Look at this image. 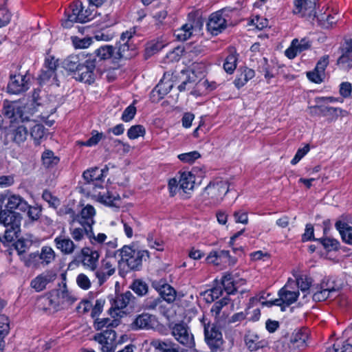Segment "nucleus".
<instances>
[{
	"mask_svg": "<svg viewBox=\"0 0 352 352\" xmlns=\"http://www.w3.org/2000/svg\"><path fill=\"white\" fill-rule=\"evenodd\" d=\"M24 107L19 102L5 101L2 113L10 120L7 128L6 135L11 141L16 144L23 143L28 138L31 120L24 112Z\"/></svg>",
	"mask_w": 352,
	"mask_h": 352,
	"instance_id": "obj_1",
	"label": "nucleus"
},
{
	"mask_svg": "<svg viewBox=\"0 0 352 352\" xmlns=\"http://www.w3.org/2000/svg\"><path fill=\"white\" fill-rule=\"evenodd\" d=\"M107 171V168L100 169L98 167H94L85 170L82 177L89 185V188H92L93 196L99 202L108 206L119 208L121 205L120 195L103 188L104 173Z\"/></svg>",
	"mask_w": 352,
	"mask_h": 352,
	"instance_id": "obj_2",
	"label": "nucleus"
},
{
	"mask_svg": "<svg viewBox=\"0 0 352 352\" xmlns=\"http://www.w3.org/2000/svg\"><path fill=\"white\" fill-rule=\"evenodd\" d=\"M22 217L18 212L0 207V224L6 228L3 238L7 242H11L18 238L21 231Z\"/></svg>",
	"mask_w": 352,
	"mask_h": 352,
	"instance_id": "obj_3",
	"label": "nucleus"
},
{
	"mask_svg": "<svg viewBox=\"0 0 352 352\" xmlns=\"http://www.w3.org/2000/svg\"><path fill=\"white\" fill-rule=\"evenodd\" d=\"M117 252H120V261L126 263L131 270H140L142 261L149 258L148 251L136 250L128 245L123 246Z\"/></svg>",
	"mask_w": 352,
	"mask_h": 352,
	"instance_id": "obj_4",
	"label": "nucleus"
},
{
	"mask_svg": "<svg viewBox=\"0 0 352 352\" xmlns=\"http://www.w3.org/2000/svg\"><path fill=\"white\" fill-rule=\"evenodd\" d=\"M135 33V28L122 33L119 46L118 47H116L115 54L117 61L122 58L129 59L136 54V47L133 43V38Z\"/></svg>",
	"mask_w": 352,
	"mask_h": 352,
	"instance_id": "obj_5",
	"label": "nucleus"
},
{
	"mask_svg": "<svg viewBox=\"0 0 352 352\" xmlns=\"http://www.w3.org/2000/svg\"><path fill=\"white\" fill-rule=\"evenodd\" d=\"M229 191V184L226 180L217 179L210 182L205 188L204 195L211 199L214 204H219Z\"/></svg>",
	"mask_w": 352,
	"mask_h": 352,
	"instance_id": "obj_6",
	"label": "nucleus"
},
{
	"mask_svg": "<svg viewBox=\"0 0 352 352\" xmlns=\"http://www.w3.org/2000/svg\"><path fill=\"white\" fill-rule=\"evenodd\" d=\"M204 328L205 340L212 350L219 349L223 344L222 334L214 324H210L204 316L200 320Z\"/></svg>",
	"mask_w": 352,
	"mask_h": 352,
	"instance_id": "obj_7",
	"label": "nucleus"
},
{
	"mask_svg": "<svg viewBox=\"0 0 352 352\" xmlns=\"http://www.w3.org/2000/svg\"><path fill=\"white\" fill-rule=\"evenodd\" d=\"M292 283H294V281L289 280L287 284L279 290L278 298L273 301H267L263 302V304L267 306H282L284 305L288 307L295 302L298 299L299 293L298 292L292 290Z\"/></svg>",
	"mask_w": 352,
	"mask_h": 352,
	"instance_id": "obj_8",
	"label": "nucleus"
},
{
	"mask_svg": "<svg viewBox=\"0 0 352 352\" xmlns=\"http://www.w3.org/2000/svg\"><path fill=\"white\" fill-rule=\"evenodd\" d=\"M100 256L98 250L89 246H85L81 248L77 258L85 269L92 272L96 270Z\"/></svg>",
	"mask_w": 352,
	"mask_h": 352,
	"instance_id": "obj_9",
	"label": "nucleus"
},
{
	"mask_svg": "<svg viewBox=\"0 0 352 352\" xmlns=\"http://www.w3.org/2000/svg\"><path fill=\"white\" fill-rule=\"evenodd\" d=\"M135 298L131 292H126L124 294L118 295L113 300L109 313L113 318H121L124 312L122 309L126 308L128 305L133 307L135 303Z\"/></svg>",
	"mask_w": 352,
	"mask_h": 352,
	"instance_id": "obj_10",
	"label": "nucleus"
},
{
	"mask_svg": "<svg viewBox=\"0 0 352 352\" xmlns=\"http://www.w3.org/2000/svg\"><path fill=\"white\" fill-rule=\"evenodd\" d=\"M171 334L182 345L192 348L195 345L192 334L190 332L188 326L184 322L173 324L170 327Z\"/></svg>",
	"mask_w": 352,
	"mask_h": 352,
	"instance_id": "obj_11",
	"label": "nucleus"
},
{
	"mask_svg": "<svg viewBox=\"0 0 352 352\" xmlns=\"http://www.w3.org/2000/svg\"><path fill=\"white\" fill-rule=\"evenodd\" d=\"M96 68V59L89 58L84 63H82L76 72L74 78L89 84L92 83L95 79L94 70Z\"/></svg>",
	"mask_w": 352,
	"mask_h": 352,
	"instance_id": "obj_12",
	"label": "nucleus"
},
{
	"mask_svg": "<svg viewBox=\"0 0 352 352\" xmlns=\"http://www.w3.org/2000/svg\"><path fill=\"white\" fill-rule=\"evenodd\" d=\"M294 12L299 14L302 17H305L309 21L316 18V0H296Z\"/></svg>",
	"mask_w": 352,
	"mask_h": 352,
	"instance_id": "obj_13",
	"label": "nucleus"
},
{
	"mask_svg": "<svg viewBox=\"0 0 352 352\" xmlns=\"http://www.w3.org/2000/svg\"><path fill=\"white\" fill-rule=\"evenodd\" d=\"M57 294L56 291L52 290L45 296L38 298L36 301L37 308L45 311L58 310L60 307V302Z\"/></svg>",
	"mask_w": 352,
	"mask_h": 352,
	"instance_id": "obj_14",
	"label": "nucleus"
},
{
	"mask_svg": "<svg viewBox=\"0 0 352 352\" xmlns=\"http://www.w3.org/2000/svg\"><path fill=\"white\" fill-rule=\"evenodd\" d=\"M56 248L63 255H72L78 249L77 243L65 234H60L54 239Z\"/></svg>",
	"mask_w": 352,
	"mask_h": 352,
	"instance_id": "obj_15",
	"label": "nucleus"
},
{
	"mask_svg": "<svg viewBox=\"0 0 352 352\" xmlns=\"http://www.w3.org/2000/svg\"><path fill=\"white\" fill-rule=\"evenodd\" d=\"M30 78L26 75H10V79L8 85V92L13 94H19L29 89Z\"/></svg>",
	"mask_w": 352,
	"mask_h": 352,
	"instance_id": "obj_16",
	"label": "nucleus"
},
{
	"mask_svg": "<svg viewBox=\"0 0 352 352\" xmlns=\"http://www.w3.org/2000/svg\"><path fill=\"white\" fill-rule=\"evenodd\" d=\"M207 30L212 35H218L227 27V21L221 11L212 13L207 23Z\"/></svg>",
	"mask_w": 352,
	"mask_h": 352,
	"instance_id": "obj_17",
	"label": "nucleus"
},
{
	"mask_svg": "<svg viewBox=\"0 0 352 352\" xmlns=\"http://www.w3.org/2000/svg\"><path fill=\"white\" fill-rule=\"evenodd\" d=\"M56 278V274L52 271H45L36 276L30 282V287L36 292L43 291L47 285L53 283Z\"/></svg>",
	"mask_w": 352,
	"mask_h": 352,
	"instance_id": "obj_18",
	"label": "nucleus"
},
{
	"mask_svg": "<svg viewBox=\"0 0 352 352\" xmlns=\"http://www.w3.org/2000/svg\"><path fill=\"white\" fill-rule=\"evenodd\" d=\"M57 60L54 57L46 58L44 67L39 75V80L41 83H45L50 80L56 82V70L57 68Z\"/></svg>",
	"mask_w": 352,
	"mask_h": 352,
	"instance_id": "obj_19",
	"label": "nucleus"
},
{
	"mask_svg": "<svg viewBox=\"0 0 352 352\" xmlns=\"http://www.w3.org/2000/svg\"><path fill=\"white\" fill-rule=\"evenodd\" d=\"M99 286L102 285L116 272V268L110 261L102 260L100 267L94 270Z\"/></svg>",
	"mask_w": 352,
	"mask_h": 352,
	"instance_id": "obj_20",
	"label": "nucleus"
},
{
	"mask_svg": "<svg viewBox=\"0 0 352 352\" xmlns=\"http://www.w3.org/2000/svg\"><path fill=\"white\" fill-rule=\"evenodd\" d=\"M309 330L307 329H298L294 331L289 338V343L292 350L301 351L306 348L307 340L309 338Z\"/></svg>",
	"mask_w": 352,
	"mask_h": 352,
	"instance_id": "obj_21",
	"label": "nucleus"
},
{
	"mask_svg": "<svg viewBox=\"0 0 352 352\" xmlns=\"http://www.w3.org/2000/svg\"><path fill=\"white\" fill-rule=\"evenodd\" d=\"M4 200L6 201V210H19L25 212L28 208V202L20 195L14 194H7L4 196Z\"/></svg>",
	"mask_w": 352,
	"mask_h": 352,
	"instance_id": "obj_22",
	"label": "nucleus"
},
{
	"mask_svg": "<svg viewBox=\"0 0 352 352\" xmlns=\"http://www.w3.org/2000/svg\"><path fill=\"white\" fill-rule=\"evenodd\" d=\"M156 323L157 320L154 316L143 313L135 318L131 326L133 329H153Z\"/></svg>",
	"mask_w": 352,
	"mask_h": 352,
	"instance_id": "obj_23",
	"label": "nucleus"
},
{
	"mask_svg": "<svg viewBox=\"0 0 352 352\" xmlns=\"http://www.w3.org/2000/svg\"><path fill=\"white\" fill-rule=\"evenodd\" d=\"M150 345L155 352H179L178 344L169 339H153Z\"/></svg>",
	"mask_w": 352,
	"mask_h": 352,
	"instance_id": "obj_24",
	"label": "nucleus"
},
{
	"mask_svg": "<svg viewBox=\"0 0 352 352\" xmlns=\"http://www.w3.org/2000/svg\"><path fill=\"white\" fill-rule=\"evenodd\" d=\"M95 214L96 211L94 208L91 205H87L82 209L80 215L76 217V221L80 225L91 228L95 223L94 219Z\"/></svg>",
	"mask_w": 352,
	"mask_h": 352,
	"instance_id": "obj_25",
	"label": "nucleus"
},
{
	"mask_svg": "<svg viewBox=\"0 0 352 352\" xmlns=\"http://www.w3.org/2000/svg\"><path fill=\"white\" fill-rule=\"evenodd\" d=\"M198 24L199 21L196 22V25L192 23H186L180 28L175 30L174 35L177 38V40L185 41L192 36L194 31H196L197 29H200V27L198 25Z\"/></svg>",
	"mask_w": 352,
	"mask_h": 352,
	"instance_id": "obj_26",
	"label": "nucleus"
},
{
	"mask_svg": "<svg viewBox=\"0 0 352 352\" xmlns=\"http://www.w3.org/2000/svg\"><path fill=\"white\" fill-rule=\"evenodd\" d=\"M178 180L179 189H182L185 193H189L193 190L195 178L191 172L181 173Z\"/></svg>",
	"mask_w": 352,
	"mask_h": 352,
	"instance_id": "obj_27",
	"label": "nucleus"
},
{
	"mask_svg": "<svg viewBox=\"0 0 352 352\" xmlns=\"http://www.w3.org/2000/svg\"><path fill=\"white\" fill-rule=\"evenodd\" d=\"M80 6L81 2L80 1H76L71 5L69 10L66 12L67 19L62 23L64 28H69L74 23H76Z\"/></svg>",
	"mask_w": 352,
	"mask_h": 352,
	"instance_id": "obj_28",
	"label": "nucleus"
},
{
	"mask_svg": "<svg viewBox=\"0 0 352 352\" xmlns=\"http://www.w3.org/2000/svg\"><path fill=\"white\" fill-rule=\"evenodd\" d=\"M89 228L80 225L79 226H71L69 228V232L74 243H77L85 239V237L89 238Z\"/></svg>",
	"mask_w": 352,
	"mask_h": 352,
	"instance_id": "obj_29",
	"label": "nucleus"
},
{
	"mask_svg": "<svg viewBox=\"0 0 352 352\" xmlns=\"http://www.w3.org/2000/svg\"><path fill=\"white\" fill-rule=\"evenodd\" d=\"M116 339V333L113 329H105L101 333H96L94 340L100 345L113 344Z\"/></svg>",
	"mask_w": 352,
	"mask_h": 352,
	"instance_id": "obj_30",
	"label": "nucleus"
},
{
	"mask_svg": "<svg viewBox=\"0 0 352 352\" xmlns=\"http://www.w3.org/2000/svg\"><path fill=\"white\" fill-rule=\"evenodd\" d=\"M255 76V72L253 69L248 67L240 68L239 74L234 81L235 86L237 88H241L244 86L248 80L253 78Z\"/></svg>",
	"mask_w": 352,
	"mask_h": 352,
	"instance_id": "obj_31",
	"label": "nucleus"
},
{
	"mask_svg": "<svg viewBox=\"0 0 352 352\" xmlns=\"http://www.w3.org/2000/svg\"><path fill=\"white\" fill-rule=\"evenodd\" d=\"M239 54L234 48L229 50V54L226 58L223 69L228 74H232L236 68Z\"/></svg>",
	"mask_w": 352,
	"mask_h": 352,
	"instance_id": "obj_32",
	"label": "nucleus"
},
{
	"mask_svg": "<svg viewBox=\"0 0 352 352\" xmlns=\"http://www.w3.org/2000/svg\"><path fill=\"white\" fill-rule=\"evenodd\" d=\"M115 52L116 47L106 45L97 49L95 51V54L100 60L112 59L113 62H116L117 59Z\"/></svg>",
	"mask_w": 352,
	"mask_h": 352,
	"instance_id": "obj_33",
	"label": "nucleus"
},
{
	"mask_svg": "<svg viewBox=\"0 0 352 352\" xmlns=\"http://www.w3.org/2000/svg\"><path fill=\"white\" fill-rule=\"evenodd\" d=\"M336 228L339 231L343 241L352 245V226L346 222L338 221Z\"/></svg>",
	"mask_w": 352,
	"mask_h": 352,
	"instance_id": "obj_34",
	"label": "nucleus"
},
{
	"mask_svg": "<svg viewBox=\"0 0 352 352\" xmlns=\"http://www.w3.org/2000/svg\"><path fill=\"white\" fill-rule=\"evenodd\" d=\"M259 338V336L253 331H248L246 333L245 336V342L250 351H255L263 346Z\"/></svg>",
	"mask_w": 352,
	"mask_h": 352,
	"instance_id": "obj_35",
	"label": "nucleus"
},
{
	"mask_svg": "<svg viewBox=\"0 0 352 352\" xmlns=\"http://www.w3.org/2000/svg\"><path fill=\"white\" fill-rule=\"evenodd\" d=\"M160 298L163 301L168 303L173 302L176 298V292L173 287L168 284H163L158 288Z\"/></svg>",
	"mask_w": 352,
	"mask_h": 352,
	"instance_id": "obj_36",
	"label": "nucleus"
},
{
	"mask_svg": "<svg viewBox=\"0 0 352 352\" xmlns=\"http://www.w3.org/2000/svg\"><path fill=\"white\" fill-rule=\"evenodd\" d=\"M80 56L83 57L84 55L77 54L69 56L63 62L65 69L75 74L82 64L80 63Z\"/></svg>",
	"mask_w": 352,
	"mask_h": 352,
	"instance_id": "obj_37",
	"label": "nucleus"
},
{
	"mask_svg": "<svg viewBox=\"0 0 352 352\" xmlns=\"http://www.w3.org/2000/svg\"><path fill=\"white\" fill-rule=\"evenodd\" d=\"M238 282L234 280L230 274H225L221 278V285L228 294H234L236 290Z\"/></svg>",
	"mask_w": 352,
	"mask_h": 352,
	"instance_id": "obj_38",
	"label": "nucleus"
},
{
	"mask_svg": "<svg viewBox=\"0 0 352 352\" xmlns=\"http://www.w3.org/2000/svg\"><path fill=\"white\" fill-rule=\"evenodd\" d=\"M43 166L47 168H52L59 162V158L54 155L52 151L47 150L44 151L41 156Z\"/></svg>",
	"mask_w": 352,
	"mask_h": 352,
	"instance_id": "obj_39",
	"label": "nucleus"
},
{
	"mask_svg": "<svg viewBox=\"0 0 352 352\" xmlns=\"http://www.w3.org/2000/svg\"><path fill=\"white\" fill-rule=\"evenodd\" d=\"M119 324V320L118 319L111 320L107 318H97L94 322V328L96 330H100L104 327H107V329H110L109 327H115Z\"/></svg>",
	"mask_w": 352,
	"mask_h": 352,
	"instance_id": "obj_40",
	"label": "nucleus"
},
{
	"mask_svg": "<svg viewBox=\"0 0 352 352\" xmlns=\"http://www.w3.org/2000/svg\"><path fill=\"white\" fill-rule=\"evenodd\" d=\"M316 19L318 25L325 29L331 28L337 21L335 16L326 14H321L320 16H316Z\"/></svg>",
	"mask_w": 352,
	"mask_h": 352,
	"instance_id": "obj_41",
	"label": "nucleus"
},
{
	"mask_svg": "<svg viewBox=\"0 0 352 352\" xmlns=\"http://www.w3.org/2000/svg\"><path fill=\"white\" fill-rule=\"evenodd\" d=\"M331 352H352V343L349 340H337L332 346Z\"/></svg>",
	"mask_w": 352,
	"mask_h": 352,
	"instance_id": "obj_42",
	"label": "nucleus"
},
{
	"mask_svg": "<svg viewBox=\"0 0 352 352\" xmlns=\"http://www.w3.org/2000/svg\"><path fill=\"white\" fill-rule=\"evenodd\" d=\"M30 135L35 141L36 144H39L40 140H41L45 135V127L40 124H34L31 126Z\"/></svg>",
	"mask_w": 352,
	"mask_h": 352,
	"instance_id": "obj_43",
	"label": "nucleus"
},
{
	"mask_svg": "<svg viewBox=\"0 0 352 352\" xmlns=\"http://www.w3.org/2000/svg\"><path fill=\"white\" fill-rule=\"evenodd\" d=\"M273 348L276 352H289L292 350L289 340L286 337L275 342Z\"/></svg>",
	"mask_w": 352,
	"mask_h": 352,
	"instance_id": "obj_44",
	"label": "nucleus"
},
{
	"mask_svg": "<svg viewBox=\"0 0 352 352\" xmlns=\"http://www.w3.org/2000/svg\"><path fill=\"white\" fill-rule=\"evenodd\" d=\"M145 128L140 124L133 125L127 131V136L131 140H135L145 135Z\"/></svg>",
	"mask_w": 352,
	"mask_h": 352,
	"instance_id": "obj_45",
	"label": "nucleus"
},
{
	"mask_svg": "<svg viewBox=\"0 0 352 352\" xmlns=\"http://www.w3.org/2000/svg\"><path fill=\"white\" fill-rule=\"evenodd\" d=\"M55 252L51 247L44 246L41 249L40 259L48 264L55 259Z\"/></svg>",
	"mask_w": 352,
	"mask_h": 352,
	"instance_id": "obj_46",
	"label": "nucleus"
},
{
	"mask_svg": "<svg viewBox=\"0 0 352 352\" xmlns=\"http://www.w3.org/2000/svg\"><path fill=\"white\" fill-rule=\"evenodd\" d=\"M89 240L90 243L95 245L96 244L103 245L104 243L107 239V236L104 233H98L95 234L93 231V227L89 228Z\"/></svg>",
	"mask_w": 352,
	"mask_h": 352,
	"instance_id": "obj_47",
	"label": "nucleus"
},
{
	"mask_svg": "<svg viewBox=\"0 0 352 352\" xmlns=\"http://www.w3.org/2000/svg\"><path fill=\"white\" fill-rule=\"evenodd\" d=\"M91 137L85 142H80L79 144L86 146H93L98 144V142L104 138L102 133L94 130L91 131Z\"/></svg>",
	"mask_w": 352,
	"mask_h": 352,
	"instance_id": "obj_48",
	"label": "nucleus"
},
{
	"mask_svg": "<svg viewBox=\"0 0 352 352\" xmlns=\"http://www.w3.org/2000/svg\"><path fill=\"white\" fill-rule=\"evenodd\" d=\"M320 287L324 291H329L334 294L339 295V287L329 278L324 279L321 282Z\"/></svg>",
	"mask_w": 352,
	"mask_h": 352,
	"instance_id": "obj_49",
	"label": "nucleus"
},
{
	"mask_svg": "<svg viewBox=\"0 0 352 352\" xmlns=\"http://www.w3.org/2000/svg\"><path fill=\"white\" fill-rule=\"evenodd\" d=\"M76 281L78 286L83 290H88L91 287L90 278L84 273L79 274L76 277Z\"/></svg>",
	"mask_w": 352,
	"mask_h": 352,
	"instance_id": "obj_50",
	"label": "nucleus"
},
{
	"mask_svg": "<svg viewBox=\"0 0 352 352\" xmlns=\"http://www.w3.org/2000/svg\"><path fill=\"white\" fill-rule=\"evenodd\" d=\"M338 296V295L334 294L329 291H324V289H321L320 288L319 290L313 294L312 298L314 301L320 302L324 301L328 298H335Z\"/></svg>",
	"mask_w": 352,
	"mask_h": 352,
	"instance_id": "obj_51",
	"label": "nucleus"
},
{
	"mask_svg": "<svg viewBox=\"0 0 352 352\" xmlns=\"http://www.w3.org/2000/svg\"><path fill=\"white\" fill-rule=\"evenodd\" d=\"M318 240L322 244L324 248L328 251L336 250L339 248L340 243L335 239L326 237L320 239Z\"/></svg>",
	"mask_w": 352,
	"mask_h": 352,
	"instance_id": "obj_52",
	"label": "nucleus"
},
{
	"mask_svg": "<svg viewBox=\"0 0 352 352\" xmlns=\"http://www.w3.org/2000/svg\"><path fill=\"white\" fill-rule=\"evenodd\" d=\"M201 155L197 151H191L189 153H182L178 155L179 160L184 163L192 164L196 160L199 159Z\"/></svg>",
	"mask_w": 352,
	"mask_h": 352,
	"instance_id": "obj_53",
	"label": "nucleus"
},
{
	"mask_svg": "<svg viewBox=\"0 0 352 352\" xmlns=\"http://www.w3.org/2000/svg\"><path fill=\"white\" fill-rule=\"evenodd\" d=\"M131 289L138 296H143L148 292L147 285L144 282L140 280H136L133 283Z\"/></svg>",
	"mask_w": 352,
	"mask_h": 352,
	"instance_id": "obj_54",
	"label": "nucleus"
},
{
	"mask_svg": "<svg viewBox=\"0 0 352 352\" xmlns=\"http://www.w3.org/2000/svg\"><path fill=\"white\" fill-rule=\"evenodd\" d=\"M32 245V241L28 239H19L14 243V247L19 254L25 252Z\"/></svg>",
	"mask_w": 352,
	"mask_h": 352,
	"instance_id": "obj_55",
	"label": "nucleus"
},
{
	"mask_svg": "<svg viewBox=\"0 0 352 352\" xmlns=\"http://www.w3.org/2000/svg\"><path fill=\"white\" fill-rule=\"evenodd\" d=\"M172 85L169 82H164L161 81L155 87L153 92H157L160 98H162L164 95L167 94L171 89Z\"/></svg>",
	"mask_w": 352,
	"mask_h": 352,
	"instance_id": "obj_56",
	"label": "nucleus"
},
{
	"mask_svg": "<svg viewBox=\"0 0 352 352\" xmlns=\"http://www.w3.org/2000/svg\"><path fill=\"white\" fill-rule=\"evenodd\" d=\"M311 283V282L309 278L306 276L300 275L296 278V282L294 281V283H292V285H297L301 291L306 292L309 289Z\"/></svg>",
	"mask_w": 352,
	"mask_h": 352,
	"instance_id": "obj_57",
	"label": "nucleus"
},
{
	"mask_svg": "<svg viewBox=\"0 0 352 352\" xmlns=\"http://www.w3.org/2000/svg\"><path fill=\"white\" fill-rule=\"evenodd\" d=\"M217 252V256L219 258V261L220 262V265L228 264V265H234L236 262L234 258H232L230 255L229 251L227 250H219Z\"/></svg>",
	"mask_w": 352,
	"mask_h": 352,
	"instance_id": "obj_58",
	"label": "nucleus"
},
{
	"mask_svg": "<svg viewBox=\"0 0 352 352\" xmlns=\"http://www.w3.org/2000/svg\"><path fill=\"white\" fill-rule=\"evenodd\" d=\"M148 246L155 249L157 251L164 250L163 241L160 239H155L152 234H149L147 237Z\"/></svg>",
	"mask_w": 352,
	"mask_h": 352,
	"instance_id": "obj_59",
	"label": "nucleus"
},
{
	"mask_svg": "<svg viewBox=\"0 0 352 352\" xmlns=\"http://www.w3.org/2000/svg\"><path fill=\"white\" fill-rule=\"evenodd\" d=\"M73 44L76 48L84 49L88 47L91 44V38L89 37L79 38L74 37L72 39Z\"/></svg>",
	"mask_w": 352,
	"mask_h": 352,
	"instance_id": "obj_60",
	"label": "nucleus"
},
{
	"mask_svg": "<svg viewBox=\"0 0 352 352\" xmlns=\"http://www.w3.org/2000/svg\"><path fill=\"white\" fill-rule=\"evenodd\" d=\"M135 113V107L133 104H131L124 110L122 115V120L126 122H129L134 118Z\"/></svg>",
	"mask_w": 352,
	"mask_h": 352,
	"instance_id": "obj_61",
	"label": "nucleus"
},
{
	"mask_svg": "<svg viewBox=\"0 0 352 352\" xmlns=\"http://www.w3.org/2000/svg\"><path fill=\"white\" fill-rule=\"evenodd\" d=\"M292 43H294V46H296V48H297L300 53L309 49L311 47L310 41L306 38H302L300 41L295 38L292 41Z\"/></svg>",
	"mask_w": 352,
	"mask_h": 352,
	"instance_id": "obj_62",
	"label": "nucleus"
},
{
	"mask_svg": "<svg viewBox=\"0 0 352 352\" xmlns=\"http://www.w3.org/2000/svg\"><path fill=\"white\" fill-rule=\"evenodd\" d=\"M12 14L6 8H0V28L7 25L11 20Z\"/></svg>",
	"mask_w": 352,
	"mask_h": 352,
	"instance_id": "obj_63",
	"label": "nucleus"
},
{
	"mask_svg": "<svg viewBox=\"0 0 352 352\" xmlns=\"http://www.w3.org/2000/svg\"><path fill=\"white\" fill-rule=\"evenodd\" d=\"M339 93L343 98H349L352 93V85L349 82H343L340 85Z\"/></svg>",
	"mask_w": 352,
	"mask_h": 352,
	"instance_id": "obj_64",
	"label": "nucleus"
}]
</instances>
